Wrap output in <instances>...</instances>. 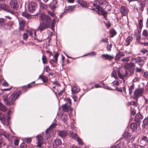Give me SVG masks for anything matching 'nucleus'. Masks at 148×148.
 <instances>
[{
  "mask_svg": "<svg viewBox=\"0 0 148 148\" xmlns=\"http://www.w3.org/2000/svg\"><path fill=\"white\" fill-rule=\"evenodd\" d=\"M4 22V20L3 18H0V24H2Z\"/></svg>",
  "mask_w": 148,
  "mask_h": 148,
  "instance_id": "13d9d810",
  "label": "nucleus"
},
{
  "mask_svg": "<svg viewBox=\"0 0 148 148\" xmlns=\"http://www.w3.org/2000/svg\"><path fill=\"white\" fill-rule=\"evenodd\" d=\"M47 13L50 15L51 16L54 17L55 16V14L53 12H51L48 10H47Z\"/></svg>",
  "mask_w": 148,
  "mask_h": 148,
  "instance_id": "c9c22d12",
  "label": "nucleus"
},
{
  "mask_svg": "<svg viewBox=\"0 0 148 148\" xmlns=\"http://www.w3.org/2000/svg\"><path fill=\"white\" fill-rule=\"evenodd\" d=\"M24 139L25 141L27 143H30L32 141V138H26Z\"/></svg>",
  "mask_w": 148,
  "mask_h": 148,
  "instance_id": "37998d69",
  "label": "nucleus"
},
{
  "mask_svg": "<svg viewBox=\"0 0 148 148\" xmlns=\"http://www.w3.org/2000/svg\"><path fill=\"white\" fill-rule=\"evenodd\" d=\"M135 65L133 63H130L125 64V67L127 69H130L135 67Z\"/></svg>",
  "mask_w": 148,
  "mask_h": 148,
  "instance_id": "f3484780",
  "label": "nucleus"
},
{
  "mask_svg": "<svg viewBox=\"0 0 148 148\" xmlns=\"http://www.w3.org/2000/svg\"><path fill=\"white\" fill-rule=\"evenodd\" d=\"M105 24L106 26L108 27H109L110 26L111 24L109 22H108L106 23H105Z\"/></svg>",
  "mask_w": 148,
  "mask_h": 148,
  "instance_id": "4d7b16f0",
  "label": "nucleus"
},
{
  "mask_svg": "<svg viewBox=\"0 0 148 148\" xmlns=\"http://www.w3.org/2000/svg\"><path fill=\"white\" fill-rule=\"evenodd\" d=\"M101 57L103 59L108 60H111L113 59L114 58V56H113L107 54L102 55Z\"/></svg>",
  "mask_w": 148,
  "mask_h": 148,
  "instance_id": "dca6fc26",
  "label": "nucleus"
},
{
  "mask_svg": "<svg viewBox=\"0 0 148 148\" xmlns=\"http://www.w3.org/2000/svg\"><path fill=\"white\" fill-rule=\"evenodd\" d=\"M66 120H67V116L65 115L64 116V118L63 119H62V120L65 123L66 121Z\"/></svg>",
  "mask_w": 148,
  "mask_h": 148,
  "instance_id": "6e6d98bb",
  "label": "nucleus"
},
{
  "mask_svg": "<svg viewBox=\"0 0 148 148\" xmlns=\"http://www.w3.org/2000/svg\"><path fill=\"white\" fill-rule=\"evenodd\" d=\"M133 60L138 64L142 66L144 64V61L146 60L145 58H141L140 57H138L133 59Z\"/></svg>",
  "mask_w": 148,
  "mask_h": 148,
  "instance_id": "1a4fd4ad",
  "label": "nucleus"
},
{
  "mask_svg": "<svg viewBox=\"0 0 148 148\" xmlns=\"http://www.w3.org/2000/svg\"><path fill=\"white\" fill-rule=\"evenodd\" d=\"M3 85L4 86H8V84L7 82H5L3 83Z\"/></svg>",
  "mask_w": 148,
  "mask_h": 148,
  "instance_id": "bf43d9fd",
  "label": "nucleus"
},
{
  "mask_svg": "<svg viewBox=\"0 0 148 148\" xmlns=\"http://www.w3.org/2000/svg\"><path fill=\"white\" fill-rule=\"evenodd\" d=\"M134 89V86L133 85H132L129 88V94L130 95H131L132 92V90Z\"/></svg>",
  "mask_w": 148,
  "mask_h": 148,
  "instance_id": "79ce46f5",
  "label": "nucleus"
},
{
  "mask_svg": "<svg viewBox=\"0 0 148 148\" xmlns=\"http://www.w3.org/2000/svg\"><path fill=\"white\" fill-rule=\"evenodd\" d=\"M131 104L135 106H137V103L136 102H135L134 101H133L131 102Z\"/></svg>",
  "mask_w": 148,
  "mask_h": 148,
  "instance_id": "864d4df0",
  "label": "nucleus"
},
{
  "mask_svg": "<svg viewBox=\"0 0 148 148\" xmlns=\"http://www.w3.org/2000/svg\"><path fill=\"white\" fill-rule=\"evenodd\" d=\"M19 92H16L11 95L8 99L7 97L4 98L3 101L6 102V104L10 106L13 104V102L19 96Z\"/></svg>",
  "mask_w": 148,
  "mask_h": 148,
  "instance_id": "7ed1b4c3",
  "label": "nucleus"
},
{
  "mask_svg": "<svg viewBox=\"0 0 148 148\" xmlns=\"http://www.w3.org/2000/svg\"><path fill=\"white\" fill-rule=\"evenodd\" d=\"M40 18L41 21H44V22L40 23L38 29L41 31L49 27L51 25L53 26L55 24V18L53 19L51 22L50 17L48 16H46L43 13H42L40 15Z\"/></svg>",
  "mask_w": 148,
  "mask_h": 148,
  "instance_id": "f257e3e1",
  "label": "nucleus"
},
{
  "mask_svg": "<svg viewBox=\"0 0 148 148\" xmlns=\"http://www.w3.org/2000/svg\"><path fill=\"white\" fill-rule=\"evenodd\" d=\"M137 148H144L143 146H142V145H137Z\"/></svg>",
  "mask_w": 148,
  "mask_h": 148,
  "instance_id": "680f3d73",
  "label": "nucleus"
},
{
  "mask_svg": "<svg viewBox=\"0 0 148 148\" xmlns=\"http://www.w3.org/2000/svg\"><path fill=\"white\" fill-rule=\"evenodd\" d=\"M116 71V69L114 68L111 74V76L115 78H116L117 77Z\"/></svg>",
  "mask_w": 148,
  "mask_h": 148,
  "instance_id": "393cba45",
  "label": "nucleus"
},
{
  "mask_svg": "<svg viewBox=\"0 0 148 148\" xmlns=\"http://www.w3.org/2000/svg\"><path fill=\"white\" fill-rule=\"evenodd\" d=\"M124 53L123 52H119L117 55L116 57V60H118L120 59L121 57L124 56Z\"/></svg>",
  "mask_w": 148,
  "mask_h": 148,
  "instance_id": "5701e85b",
  "label": "nucleus"
},
{
  "mask_svg": "<svg viewBox=\"0 0 148 148\" xmlns=\"http://www.w3.org/2000/svg\"><path fill=\"white\" fill-rule=\"evenodd\" d=\"M56 124L54 123L52 124H51L50 126L49 127V128H48L46 131V132L47 134L48 133L49 131L50 130H51V129L54 128L56 126Z\"/></svg>",
  "mask_w": 148,
  "mask_h": 148,
  "instance_id": "a878e982",
  "label": "nucleus"
},
{
  "mask_svg": "<svg viewBox=\"0 0 148 148\" xmlns=\"http://www.w3.org/2000/svg\"><path fill=\"white\" fill-rule=\"evenodd\" d=\"M50 69L48 66H47L45 68V71L47 72H49L50 71Z\"/></svg>",
  "mask_w": 148,
  "mask_h": 148,
  "instance_id": "49530a36",
  "label": "nucleus"
},
{
  "mask_svg": "<svg viewBox=\"0 0 148 148\" xmlns=\"http://www.w3.org/2000/svg\"><path fill=\"white\" fill-rule=\"evenodd\" d=\"M19 29L20 31L23 30L24 28L25 22L23 20H19Z\"/></svg>",
  "mask_w": 148,
  "mask_h": 148,
  "instance_id": "ddd939ff",
  "label": "nucleus"
},
{
  "mask_svg": "<svg viewBox=\"0 0 148 148\" xmlns=\"http://www.w3.org/2000/svg\"><path fill=\"white\" fill-rule=\"evenodd\" d=\"M50 8L53 10H54L56 8V6H51V5H50Z\"/></svg>",
  "mask_w": 148,
  "mask_h": 148,
  "instance_id": "052dcab7",
  "label": "nucleus"
},
{
  "mask_svg": "<svg viewBox=\"0 0 148 148\" xmlns=\"http://www.w3.org/2000/svg\"><path fill=\"white\" fill-rule=\"evenodd\" d=\"M144 91L143 89L140 88L135 90L134 92V97L137 99L139 97L142 96Z\"/></svg>",
  "mask_w": 148,
  "mask_h": 148,
  "instance_id": "39448f33",
  "label": "nucleus"
},
{
  "mask_svg": "<svg viewBox=\"0 0 148 148\" xmlns=\"http://www.w3.org/2000/svg\"><path fill=\"white\" fill-rule=\"evenodd\" d=\"M62 107L63 110L66 112H69L70 111L71 109V105H68L67 103L62 105Z\"/></svg>",
  "mask_w": 148,
  "mask_h": 148,
  "instance_id": "9b49d317",
  "label": "nucleus"
},
{
  "mask_svg": "<svg viewBox=\"0 0 148 148\" xmlns=\"http://www.w3.org/2000/svg\"><path fill=\"white\" fill-rule=\"evenodd\" d=\"M76 140L78 142V144L79 145H82L83 143L82 140L79 137H77Z\"/></svg>",
  "mask_w": 148,
  "mask_h": 148,
  "instance_id": "a19ab883",
  "label": "nucleus"
},
{
  "mask_svg": "<svg viewBox=\"0 0 148 148\" xmlns=\"http://www.w3.org/2000/svg\"><path fill=\"white\" fill-rule=\"evenodd\" d=\"M56 146H58L61 144V141L59 139H57L54 140Z\"/></svg>",
  "mask_w": 148,
  "mask_h": 148,
  "instance_id": "473e14b6",
  "label": "nucleus"
},
{
  "mask_svg": "<svg viewBox=\"0 0 148 148\" xmlns=\"http://www.w3.org/2000/svg\"><path fill=\"white\" fill-rule=\"evenodd\" d=\"M72 137V138L75 139L77 138V135L76 134L73 133L72 132H70L69 134Z\"/></svg>",
  "mask_w": 148,
  "mask_h": 148,
  "instance_id": "72a5a7b5",
  "label": "nucleus"
},
{
  "mask_svg": "<svg viewBox=\"0 0 148 148\" xmlns=\"http://www.w3.org/2000/svg\"><path fill=\"white\" fill-rule=\"evenodd\" d=\"M65 100L67 102V103L68 104V105H71V101L69 98H66L65 99Z\"/></svg>",
  "mask_w": 148,
  "mask_h": 148,
  "instance_id": "58836bf2",
  "label": "nucleus"
},
{
  "mask_svg": "<svg viewBox=\"0 0 148 148\" xmlns=\"http://www.w3.org/2000/svg\"><path fill=\"white\" fill-rule=\"evenodd\" d=\"M100 10L101 11V15L103 16L104 18L106 19V18L107 17V12L103 9H101V8Z\"/></svg>",
  "mask_w": 148,
  "mask_h": 148,
  "instance_id": "c756f323",
  "label": "nucleus"
},
{
  "mask_svg": "<svg viewBox=\"0 0 148 148\" xmlns=\"http://www.w3.org/2000/svg\"><path fill=\"white\" fill-rule=\"evenodd\" d=\"M14 23L12 22H10L8 25L10 26H12L13 25Z\"/></svg>",
  "mask_w": 148,
  "mask_h": 148,
  "instance_id": "0e129e2a",
  "label": "nucleus"
},
{
  "mask_svg": "<svg viewBox=\"0 0 148 148\" xmlns=\"http://www.w3.org/2000/svg\"><path fill=\"white\" fill-rule=\"evenodd\" d=\"M58 135L62 138L65 137L68 135V133L64 130H58Z\"/></svg>",
  "mask_w": 148,
  "mask_h": 148,
  "instance_id": "4468645a",
  "label": "nucleus"
},
{
  "mask_svg": "<svg viewBox=\"0 0 148 148\" xmlns=\"http://www.w3.org/2000/svg\"><path fill=\"white\" fill-rule=\"evenodd\" d=\"M36 4L34 2H30L29 4L28 8L29 11L31 12H33L35 11L36 7Z\"/></svg>",
  "mask_w": 148,
  "mask_h": 148,
  "instance_id": "0eeeda50",
  "label": "nucleus"
},
{
  "mask_svg": "<svg viewBox=\"0 0 148 148\" xmlns=\"http://www.w3.org/2000/svg\"><path fill=\"white\" fill-rule=\"evenodd\" d=\"M144 125H142V127L143 128L145 127V125H148V117L145 118L143 121Z\"/></svg>",
  "mask_w": 148,
  "mask_h": 148,
  "instance_id": "cd10ccee",
  "label": "nucleus"
},
{
  "mask_svg": "<svg viewBox=\"0 0 148 148\" xmlns=\"http://www.w3.org/2000/svg\"><path fill=\"white\" fill-rule=\"evenodd\" d=\"M107 49L108 51H110L111 49L112 48V45L111 44L110 45H107Z\"/></svg>",
  "mask_w": 148,
  "mask_h": 148,
  "instance_id": "8fccbe9b",
  "label": "nucleus"
},
{
  "mask_svg": "<svg viewBox=\"0 0 148 148\" xmlns=\"http://www.w3.org/2000/svg\"><path fill=\"white\" fill-rule=\"evenodd\" d=\"M140 39V36H138L137 37L136 40L139 41Z\"/></svg>",
  "mask_w": 148,
  "mask_h": 148,
  "instance_id": "774afa93",
  "label": "nucleus"
},
{
  "mask_svg": "<svg viewBox=\"0 0 148 148\" xmlns=\"http://www.w3.org/2000/svg\"><path fill=\"white\" fill-rule=\"evenodd\" d=\"M59 54L58 53H56L54 56L53 59H51L49 60V62L52 65L53 67H54L56 65H54V63H57L58 61V57Z\"/></svg>",
  "mask_w": 148,
  "mask_h": 148,
  "instance_id": "9d476101",
  "label": "nucleus"
},
{
  "mask_svg": "<svg viewBox=\"0 0 148 148\" xmlns=\"http://www.w3.org/2000/svg\"><path fill=\"white\" fill-rule=\"evenodd\" d=\"M118 74L119 77L122 79H123L125 77H127L128 76L127 71L124 68L120 69L118 71Z\"/></svg>",
  "mask_w": 148,
  "mask_h": 148,
  "instance_id": "20e7f679",
  "label": "nucleus"
},
{
  "mask_svg": "<svg viewBox=\"0 0 148 148\" xmlns=\"http://www.w3.org/2000/svg\"><path fill=\"white\" fill-rule=\"evenodd\" d=\"M19 140L18 139H16L14 140V143L15 145H18Z\"/></svg>",
  "mask_w": 148,
  "mask_h": 148,
  "instance_id": "603ef678",
  "label": "nucleus"
},
{
  "mask_svg": "<svg viewBox=\"0 0 148 148\" xmlns=\"http://www.w3.org/2000/svg\"><path fill=\"white\" fill-rule=\"evenodd\" d=\"M36 30L34 29L29 30L27 31V33L29 34L30 36H32L33 34H34L35 36H36Z\"/></svg>",
  "mask_w": 148,
  "mask_h": 148,
  "instance_id": "6ab92c4d",
  "label": "nucleus"
},
{
  "mask_svg": "<svg viewBox=\"0 0 148 148\" xmlns=\"http://www.w3.org/2000/svg\"><path fill=\"white\" fill-rule=\"evenodd\" d=\"M67 1L70 3H73L74 1V0H67Z\"/></svg>",
  "mask_w": 148,
  "mask_h": 148,
  "instance_id": "338daca9",
  "label": "nucleus"
},
{
  "mask_svg": "<svg viewBox=\"0 0 148 148\" xmlns=\"http://www.w3.org/2000/svg\"><path fill=\"white\" fill-rule=\"evenodd\" d=\"M141 45H144L145 46H148V42H140Z\"/></svg>",
  "mask_w": 148,
  "mask_h": 148,
  "instance_id": "5fc2aeb1",
  "label": "nucleus"
},
{
  "mask_svg": "<svg viewBox=\"0 0 148 148\" xmlns=\"http://www.w3.org/2000/svg\"><path fill=\"white\" fill-rule=\"evenodd\" d=\"M108 40L107 38L102 39L101 40V42H108Z\"/></svg>",
  "mask_w": 148,
  "mask_h": 148,
  "instance_id": "de8ad7c7",
  "label": "nucleus"
},
{
  "mask_svg": "<svg viewBox=\"0 0 148 148\" xmlns=\"http://www.w3.org/2000/svg\"><path fill=\"white\" fill-rule=\"evenodd\" d=\"M141 52L143 53H147L148 51L145 49H143L141 50Z\"/></svg>",
  "mask_w": 148,
  "mask_h": 148,
  "instance_id": "3c124183",
  "label": "nucleus"
},
{
  "mask_svg": "<svg viewBox=\"0 0 148 148\" xmlns=\"http://www.w3.org/2000/svg\"><path fill=\"white\" fill-rule=\"evenodd\" d=\"M7 110L6 106L0 102V110L2 111L5 112Z\"/></svg>",
  "mask_w": 148,
  "mask_h": 148,
  "instance_id": "b1692460",
  "label": "nucleus"
},
{
  "mask_svg": "<svg viewBox=\"0 0 148 148\" xmlns=\"http://www.w3.org/2000/svg\"><path fill=\"white\" fill-rule=\"evenodd\" d=\"M133 40V38L131 36L128 37L126 39L125 45L126 46H127L130 44V42Z\"/></svg>",
  "mask_w": 148,
  "mask_h": 148,
  "instance_id": "a211bd4d",
  "label": "nucleus"
},
{
  "mask_svg": "<svg viewBox=\"0 0 148 148\" xmlns=\"http://www.w3.org/2000/svg\"><path fill=\"white\" fill-rule=\"evenodd\" d=\"M147 139L146 136H144L142 137L140 140V143L141 145L144 147L147 142Z\"/></svg>",
  "mask_w": 148,
  "mask_h": 148,
  "instance_id": "2eb2a0df",
  "label": "nucleus"
},
{
  "mask_svg": "<svg viewBox=\"0 0 148 148\" xmlns=\"http://www.w3.org/2000/svg\"><path fill=\"white\" fill-rule=\"evenodd\" d=\"M71 91L73 93H76L79 92V89L77 88L76 87L74 86L72 88Z\"/></svg>",
  "mask_w": 148,
  "mask_h": 148,
  "instance_id": "2f4dec72",
  "label": "nucleus"
},
{
  "mask_svg": "<svg viewBox=\"0 0 148 148\" xmlns=\"http://www.w3.org/2000/svg\"><path fill=\"white\" fill-rule=\"evenodd\" d=\"M143 76L145 78L147 77H148V72H145L143 75Z\"/></svg>",
  "mask_w": 148,
  "mask_h": 148,
  "instance_id": "09e8293b",
  "label": "nucleus"
},
{
  "mask_svg": "<svg viewBox=\"0 0 148 148\" xmlns=\"http://www.w3.org/2000/svg\"><path fill=\"white\" fill-rule=\"evenodd\" d=\"M78 3H79L82 7H85L87 5V3L86 1L83 0H78Z\"/></svg>",
  "mask_w": 148,
  "mask_h": 148,
  "instance_id": "aec40b11",
  "label": "nucleus"
},
{
  "mask_svg": "<svg viewBox=\"0 0 148 148\" xmlns=\"http://www.w3.org/2000/svg\"><path fill=\"white\" fill-rule=\"evenodd\" d=\"M10 5L11 8L16 10L18 7V2L16 0H11L10 2Z\"/></svg>",
  "mask_w": 148,
  "mask_h": 148,
  "instance_id": "423d86ee",
  "label": "nucleus"
},
{
  "mask_svg": "<svg viewBox=\"0 0 148 148\" xmlns=\"http://www.w3.org/2000/svg\"><path fill=\"white\" fill-rule=\"evenodd\" d=\"M101 87V86L99 85V84H96L95 86V88H98L99 87Z\"/></svg>",
  "mask_w": 148,
  "mask_h": 148,
  "instance_id": "69168bd1",
  "label": "nucleus"
},
{
  "mask_svg": "<svg viewBox=\"0 0 148 148\" xmlns=\"http://www.w3.org/2000/svg\"><path fill=\"white\" fill-rule=\"evenodd\" d=\"M24 144L22 143L21 144L20 146L22 148H25L26 147V146L25 145V146L23 145Z\"/></svg>",
  "mask_w": 148,
  "mask_h": 148,
  "instance_id": "e2e57ef3",
  "label": "nucleus"
},
{
  "mask_svg": "<svg viewBox=\"0 0 148 148\" xmlns=\"http://www.w3.org/2000/svg\"><path fill=\"white\" fill-rule=\"evenodd\" d=\"M129 10L127 8L124 6H122L120 8V12L122 16H126L128 14Z\"/></svg>",
  "mask_w": 148,
  "mask_h": 148,
  "instance_id": "6e6552de",
  "label": "nucleus"
},
{
  "mask_svg": "<svg viewBox=\"0 0 148 148\" xmlns=\"http://www.w3.org/2000/svg\"><path fill=\"white\" fill-rule=\"evenodd\" d=\"M23 39L25 40H26L28 38V35L26 33H24L23 35Z\"/></svg>",
  "mask_w": 148,
  "mask_h": 148,
  "instance_id": "c03bdc74",
  "label": "nucleus"
},
{
  "mask_svg": "<svg viewBox=\"0 0 148 148\" xmlns=\"http://www.w3.org/2000/svg\"><path fill=\"white\" fill-rule=\"evenodd\" d=\"M108 2L105 0H97L92 4L93 7L92 9L93 10H95V9H97L98 11V14H100V11L101 7L100 5H102V7L106 6L108 5Z\"/></svg>",
  "mask_w": 148,
  "mask_h": 148,
  "instance_id": "f03ea898",
  "label": "nucleus"
},
{
  "mask_svg": "<svg viewBox=\"0 0 148 148\" xmlns=\"http://www.w3.org/2000/svg\"><path fill=\"white\" fill-rule=\"evenodd\" d=\"M110 32L112 35V36H113L116 34V32L115 31L114 29L111 30L110 31Z\"/></svg>",
  "mask_w": 148,
  "mask_h": 148,
  "instance_id": "ea45409f",
  "label": "nucleus"
},
{
  "mask_svg": "<svg viewBox=\"0 0 148 148\" xmlns=\"http://www.w3.org/2000/svg\"><path fill=\"white\" fill-rule=\"evenodd\" d=\"M0 120L3 124H5L6 123V119L4 114H0Z\"/></svg>",
  "mask_w": 148,
  "mask_h": 148,
  "instance_id": "412c9836",
  "label": "nucleus"
},
{
  "mask_svg": "<svg viewBox=\"0 0 148 148\" xmlns=\"http://www.w3.org/2000/svg\"><path fill=\"white\" fill-rule=\"evenodd\" d=\"M129 57H125L122 58L121 60V61L123 62H128L129 61Z\"/></svg>",
  "mask_w": 148,
  "mask_h": 148,
  "instance_id": "e433bc0d",
  "label": "nucleus"
},
{
  "mask_svg": "<svg viewBox=\"0 0 148 148\" xmlns=\"http://www.w3.org/2000/svg\"><path fill=\"white\" fill-rule=\"evenodd\" d=\"M38 79H41L44 82H46L47 80V77L45 76L42 75H40Z\"/></svg>",
  "mask_w": 148,
  "mask_h": 148,
  "instance_id": "c85d7f7f",
  "label": "nucleus"
},
{
  "mask_svg": "<svg viewBox=\"0 0 148 148\" xmlns=\"http://www.w3.org/2000/svg\"><path fill=\"white\" fill-rule=\"evenodd\" d=\"M142 71V69L141 68H139L137 67L136 68V71L137 72H141Z\"/></svg>",
  "mask_w": 148,
  "mask_h": 148,
  "instance_id": "a18cd8bd",
  "label": "nucleus"
},
{
  "mask_svg": "<svg viewBox=\"0 0 148 148\" xmlns=\"http://www.w3.org/2000/svg\"><path fill=\"white\" fill-rule=\"evenodd\" d=\"M1 8L4 10H6L7 11L8 10V7L6 5L3 4L0 5Z\"/></svg>",
  "mask_w": 148,
  "mask_h": 148,
  "instance_id": "f704fd0d",
  "label": "nucleus"
},
{
  "mask_svg": "<svg viewBox=\"0 0 148 148\" xmlns=\"http://www.w3.org/2000/svg\"><path fill=\"white\" fill-rule=\"evenodd\" d=\"M42 59L43 64H46L47 63L48 61L46 57L45 56L43 55L42 56Z\"/></svg>",
  "mask_w": 148,
  "mask_h": 148,
  "instance_id": "7c9ffc66",
  "label": "nucleus"
},
{
  "mask_svg": "<svg viewBox=\"0 0 148 148\" xmlns=\"http://www.w3.org/2000/svg\"><path fill=\"white\" fill-rule=\"evenodd\" d=\"M37 146L39 147H41L43 141L42 137L41 136H38L37 137Z\"/></svg>",
  "mask_w": 148,
  "mask_h": 148,
  "instance_id": "f8f14e48",
  "label": "nucleus"
},
{
  "mask_svg": "<svg viewBox=\"0 0 148 148\" xmlns=\"http://www.w3.org/2000/svg\"><path fill=\"white\" fill-rule=\"evenodd\" d=\"M22 15L28 19H29L31 17V15L27 13L25 11L22 12Z\"/></svg>",
  "mask_w": 148,
  "mask_h": 148,
  "instance_id": "4be33fe9",
  "label": "nucleus"
},
{
  "mask_svg": "<svg viewBox=\"0 0 148 148\" xmlns=\"http://www.w3.org/2000/svg\"><path fill=\"white\" fill-rule=\"evenodd\" d=\"M130 128L133 130H136L137 128V125L135 123H132L130 125Z\"/></svg>",
  "mask_w": 148,
  "mask_h": 148,
  "instance_id": "bb28decb",
  "label": "nucleus"
},
{
  "mask_svg": "<svg viewBox=\"0 0 148 148\" xmlns=\"http://www.w3.org/2000/svg\"><path fill=\"white\" fill-rule=\"evenodd\" d=\"M142 34L145 37H147L148 36L147 32L145 30L143 31Z\"/></svg>",
  "mask_w": 148,
  "mask_h": 148,
  "instance_id": "4c0bfd02",
  "label": "nucleus"
}]
</instances>
